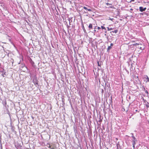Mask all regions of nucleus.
<instances>
[{
    "label": "nucleus",
    "instance_id": "obj_1",
    "mask_svg": "<svg viewBox=\"0 0 149 149\" xmlns=\"http://www.w3.org/2000/svg\"><path fill=\"white\" fill-rule=\"evenodd\" d=\"M132 145L134 149L135 148V145L136 144V142H137V141L136 140V138L134 136H132Z\"/></svg>",
    "mask_w": 149,
    "mask_h": 149
},
{
    "label": "nucleus",
    "instance_id": "obj_2",
    "mask_svg": "<svg viewBox=\"0 0 149 149\" xmlns=\"http://www.w3.org/2000/svg\"><path fill=\"white\" fill-rule=\"evenodd\" d=\"M33 82L35 85H38V80L36 76H34L33 78Z\"/></svg>",
    "mask_w": 149,
    "mask_h": 149
},
{
    "label": "nucleus",
    "instance_id": "obj_3",
    "mask_svg": "<svg viewBox=\"0 0 149 149\" xmlns=\"http://www.w3.org/2000/svg\"><path fill=\"white\" fill-rule=\"evenodd\" d=\"M139 10L141 12L145 11L146 9V8H143V7H139Z\"/></svg>",
    "mask_w": 149,
    "mask_h": 149
},
{
    "label": "nucleus",
    "instance_id": "obj_4",
    "mask_svg": "<svg viewBox=\"0 0 149 149\" xmlns=\"http://www.w3.org/2000/svg\"><path fill=\"white\" fill-rule=\"evenodd\" d=\"M2 104L5 107H6V105L7 104L6 100L5 99L3 100L2 101Z\"/></svg>",
    "mask_w": 149,
    "mask_h": 149
},
{
    "label": "nucleus",
    "instance_id": "obj_5",
    "mask_svg": "<svg viewBox=\"0 0 149 149\" xmlns=\"http://www.w3.org/2000/svg\"><path fill=\"white\" fill-rule=\"evenodd\" d=\"M47 147H48V148H49L50 149H55V148L53 147H52V146L50 145L49 143H47Z\"/></svg>",
    "mask_w": 149,
    "mask_h": 149
},
{
    "label": "nucleus",
    "instance_id": "obj_6",
    "mask_svg": "<svg viewBox=\"0 0 149 149\" xmlns=\"http://www.w3.org/2000/svg\"><path fill=\"white\" fill-rule=\"evenodd\" d=\"M2 72V76L3 77H4L5 76H4V75H6V72L4 70H3L2 71H1Z\"/></svg>",
    "mask_w": 149,
    "mask_h": 149
},
{
    "label": "nucleus",
    "instance_id": "obj_7",
    "mask_svg": "<svg viewBox=\"0 0 149 149\" xmlns=\"http://www.w3.org/2000/svg\"><path fill=\"white\" fill-rule=\"evenodd\" d=\"M86 10H88V11H90V12H91L92 11V10L91 9H88L87 7H85V6H84V7H83Z\"/></svg>",
    "mask_w": 149,
    "mask_h": 149
},
{
    "label": "nucleus",
    "instance_id": "obj_8",
    "mask_svg": "<svg viewBox=\"0 0 149 149\" xmlns=\"http://www.w3.org/2000/svg\"><path fill=\"white\" fill-rule=\"evenodd\" d=\"M81 27H82V29H83L84 32L85 33H86V31L84 28L83 24H82Z\"/></svg>",
    "mask_w": 149,
    "mask_h": 149
},
{
    "label": "nucleus",
    "instance_id": "obj_9",
    "mask_svg": "<svg viewBox=\"0 0 149 149\" xmlns=\"http://www.w3.org/2000/svg\"><path fill=\"white\" fill-rule=\"evenodd\" d=\"M118 31V29H116L114 31H111L110 32L111 33H117V32Z\"/></svg>",
    "mask_w": 149,
    "mask_h": 149
},
{
    "label": "nucleus",
    "instance_id": "obj_10",
    "mask_svg": "<svg viewBox=\"0 0 149 149\" xmlns=\"http://www.w3.org/2000/svg\"><path fill=\"white\" fill-rule=\"evenodd\" d=\"M88 28L89 29H92L93 28V25L91 24H90L88 26Z\"/></svg>",
    "mask_w": 149,
    "mask_h": 149
},
{
    "label": "nucleus",
    "instance_id": "obj_11",
    "mask_svg": "<svg viewBox=\"0 0 149 149\" xmlns=\"http://www.w3.org/2000/svg\"><path fill=\"white\" fill-rule=\"evenodd\" d=\"M112 48V47L111 46H109L108 47L107 49V52H108V53H109V50Z\"/></svg>",
    "mask_w": 149,
    "mask_h": 149
},
{
    "label": "nucleus",
    "instance_id": "obj_12",
    "mask_svg": "<svg viewBox=\"0 0 149 149\" xmlns=\"http://www.w3.org/2000/svg\"><path fill=\"white\" fill-rule=\"evenodd\" d=\"M20 67L21 68H23L25 67V65L24 63H22L21 64Z\"/></svg>",
    "mask_w": 149,
    "mask_h": 149
},
{
    "label": "nucleus",
    "instance_id": "obj_13",
    "mask_svg": "<svg viewBox=\"0 0 149 149\" xmlns=\"http://www.w3.org/2000/svg\"><path fill=\"white\" fill-rule=\"evenodd\" d=\"M102 63L101 61L99 62V61L97 62V64L98 66H101V63Z\"/></svg>",
    "mask_w": 149,
    "mask_h": 149
},
{
    "label": "nucleus",
    "instance_id": "obj_14",
    "mask_svg": "<svg viewBox=\"0 0 149 149\" xmlns=\"http://www.w3.org/2000/svg\"><path fill=\"white\" fill-rule=\"evenodd\" d=\"M107 29L108 31L112 30L114 29V28H109V27H107Z\"/></svg>",
    "mask_w": 149,
    "mask_h": 149
},
{
    "label": "nucleus",
    "instance_id": "obj_15",
    "mask_svg": "<svg viewBox=\"0 0 149 149\" xmlns=\"http://www.w3.org/2000/svg\"><path fill=\"white\" fill-rule=\"evenodd\" d=\"M116 144L118 145V148L119 149H121V146H120L119 144V142H118Z\"/></svg>",
    "mask_w": 149,
    "mask_h": 149
},
{
    "label": "nucleus",
    "instance_id": "obj_16",
    "mask_svg": "<svg viewBox=\"0 0 149 149\" xmlns=\"http://www.w3.org/2000/svg\"><path fill=\"white\" fill-rule=\"evenodd\" d=\"M101 116H100V118H99V120L98 121V122H99L100 123V124H101V122L102 121V120L101 119Z\"/></svg>",
    "mask_w": 149,
    "mask_h": 149
},
{
    "label": "nucleus",
    "instance_id": "obj_17",
    "mask_svg": "<svg viewBox=\"0 0 149 149\" xmlns=\"http://www.w3.org/2000/svg\"><path fill=\"white\" fill-rule=\"evenodd\" d=\"M72 17H71V18H68V20L69 21V25H70L71 24H70V22H71L70 21V20H71V19H72Z\"/></svg>",
    "mask_w": 149,
    "mask_h": 149
},
{
    "label": "nucleus",
    "instance_id": "obj_18",
    "mask_svg": "<svg viewBox=\"0 0 149 149\" xmlns=\"http://www.w3.org/2000/svg\"><path fill=\"white\" fill-rule=\"evenodd\" d=\"M101 27L102 29H104L105 30H106V29L105 27H104V26H101Z\"/></svg>",
    "mask_w": 149,
    "mask_h": 149
},
{
    "label": "nucleus",
    "instance_id": "obj_19",
    "mask_svg": "<svg viewBox=\"0 0 149 149\" xmlns=\"http://www.w3.org/2000/svg\"><path fill=\"white\" fill-rule=\"evenodd\" d=\"M108 19L111 20L113 21V20H114V19L113 18H111L110 17H109Z\"/></svg>",
    "mask_w": 149,
    "mask_h": 149
},
{
    "label": "nucleus",
    "instance_id": "obj_20",
    "mask_svg": "<svg viewBox=\"0 0 149 149\" xmlns=\"http://www.w3.org/2000/svg\"><path fill=\"white\" fill-rule=\"evenodd\" d=\"M133 10V9H132V8H131V9H130V10H129V11L131 12V13H132V11Z\"/></svg>",
    "mask_w": 149,
    "mask_h": 149
},
{
    "label": "nucleus",
    "instance_id": "obj_21",
    "mask_svg": "<svg viewBox=\"0 0 149 149\" xmlns=\"http://www.w3.org/2000/svg\"><path fill=\"white\" fill-rule=\"evenodd\" d=\"M146 77H147V81H149V79L148 77L147 76H146Z\"/></svg>",
    "mask_w": 149,
    "mask_h": 149
},
{
    "label": "nucleus",
    "instance_id": "obj_22",
    "mask_svg": "<svg viewBox=\"0 0 149 149\" xmlns=\"http://www.w3.org/2000/svg\"><path fill=\"white\" fill-rule=\"evenodd\" d=\"M134 1V0H131L130 1H127V2H131V1Z\"/></svg>",
    "mask_w": 149,
    "mask_h": 149
},
{
    "label": "nucleus",
    "instance_id": "obj_23",
    "mask_svg": "<svg viewBox=\"0 0 149 149\" xmlns=\"http://www.w3.org/2000/svg\"><path fill=\"white\" fill-rule=\"evenodd\" d=\"M113 44L112 43H111V44H110V46L111 47V46H113Z\"/></svg>",
    "mask_w": 149,
    "mask_h": 149
},
{
    "label": "nucleus",
    "instance_id": "obj_24",
    "mask_svg": "<svg viewBox=\"0 0 149 149\" xmlns=\"http://www.w3.org/2000/svg\"><path fill=\"white\" fill-rule=\"evenodd\" d=\"M132 135V136H134V134L133 133H131L130 134Z\"/></svg>",
    "mask_w": 149,
    "mask_h": 149
},
{
    "label": "nucleus",
    "instance_id": "obj_25",
    "mask_svg": "<svg viewBox=\"0 0 149 149\" xmlns=\"http://www.w3.org/2000/svg\"><path fill=\"white\" fill-rule=\"evenodd\" d=\"M67 28L68 29H69V28L70 27V26H68V24L67 25Z\"/></svg>",
    "mask_w": 149,
    "mask_h": 149
},
{
    "label": "nucleus",
    "instance_id": "obj_26",
    "mask_svg": "<svg viewBox=\"0 0 149 149\" xmlns=\"http://www.w3.org/2000/svg\"><path fill=\"white\" fill-rule=\"evenodd\" d=\"M118 144H116L117 149H119V148H118Z\"/></svg>",
    "mask_w": 149,
    "mask_h": 149
},
{
    "label": "nucleus",
    "instance_id": "obj_27",
    "mask_svg": "<svg viewBox=\"0 0 149 149\" xmlns=\"http://www.w3.org/2000/svg\"><path fill=\"white\" fill-rule=\"evenodd\" d=\"M146 107L147 108H148V107L149 108V105H148V104H146Z\"/></svg>",
    "mask_w": 149,
    "mask_h": 149
},
{
    "label": "nucleus",
    "instance_id": "obj_28",
    "mask_svg": "<svg viewBox=\"0 0 149 149\" xmlns=\"http://www.w3.org/2000/svg\"><path fill=\"white\" fill-rule=\"evenodd\" d=\"M139 45V44H137V43H136V44H134V45Z\"/></svg>",
    "mask_w": 149,
    "mask_h": 149
},
{
    "label": "nucleus",
    "instance_id": "obj_29",
    "mask_svg": "<svg viewBox=\"0 0 149 149\" xmlns=\"http://www.w3.org/2000/svg\"><path fill=\"white\" fill-rule=\"evenodd\" d=\"M96 30H94L93 31V33H95V32H96Z\"/></svg>",
    "mask_w": 149,
    "mask_h": 149
},
{
    "label": "nucleus",
    "instance_id": "obj_30",
    "mask_svg": "<svg viewBox=\"0 0 149 149\" xmlns=\"http://www.w3.org/2000/svg\"><path fill=\"white\" fill-rule=\"evenodd\" d=\"M97 29H98L99 30V29H101V28L100 27H98Z\"/></svg>",
    "mask_w": 149,
    "mask_h": 149
},
{
    "label": "nucleus",
    "instance_id": "obj_31",
    "mask_svg": "<svg viewBox=\"0 0 149 149\" xmlns=\"http://www.w3.org/2000/svg\"><path fill=\"white\" fill-rule=\"evenodd\" d=\"M145 92H146V93H147V94H148V91L147 90H146V91H145Z\"/></svg>",
    "mask_w": 149,
    "mask_h": 149
},
{
    "label": "nucleus",
    "instance_id": "obj_32",
    "mask_svg": "<svg viewBox=\"0 0 149 149\" xmlns=\"http://www.w3.org/2000/svg\"><path fill=\"white\" fill-rule=\"evenodd\" d=\"M130 17H131V18H132V17H133V16L132 15H131V16H130Z\"/></svg>",
    "mask_w": 149,
    "mask_h": 149
},
{
    "label": "nucleus",
    "instance_id": "obj_33",
    "mask_svg": "<svg viewBox=\"0 0 149 149\" xmlns=\"http://www.w3.org/2000/svg\"><path fill=\"white\" fill-rule=\"evenodd\" d=\"M72 27L74 28V26L72 25Z\"/></svg>",
    "mask_w": 149,
    "mask_h": 149
},
{
    "label": "nucleus",
    "instance_id": "obj_34",
    "mask_svg": "<svg viewBox=\"0 0 149 149\" xmlns=\"http://www.w3.org/2000/svg\"><path fill=\"white\" fill-rule=\"evenodd\" d=\"M106 4L107 5H108L109 4L107 3H106Z\"/></svg>",
    "mask_w": 149,
    "mask_h": 149
},
{
    "label": "nucleus",
    "instance_id": "obj_35",
    "mask_svg": "<svg viewBox=\"0 0 149 149\" xmlns=\"http://www.w3.org/2000/svg\"><path fill=\"white\" fill-rule=\"evenodd\" d=\"M13 62H14V60H13V61L12 62V64H13Z\"/></svg>",
    "mask_w": 149,
    "mask_h": 149
},
{
    "label": "nucleus",
    "instance_id": "obj_36",
    "mask_svg": "<svg viewBox=\"0 0 149 149\" xmlns=\"http://www.w3.org/2000/svg\"><path fill=\"white\" fill-rule=\"evenodd\" d=\"M140 48V49H141V50H142V48H141V47H140V48Z\"/></svg>",
    "mask_w": 149,
    "mask_h": 149
},
{
    "label": "nucleus",
    "instance_id": "obj_37",
    "mask_svg": "<svg viewBox=\"0 0 149 149\" xmlns=\"http://www.w3.org/2000/svg\"><path fill=\"white\" fill-rule=\"evenodd\" d=\"M123 111H125V109H123Z\"/></svg>",
    "mask_w": 149,
    "mask_h": 149
},
{
    "label": "nucleus",
    "instance_id": "obj_38",
    "mask_svg": "<svg viewBox=\"0 0 149 149\" xmlns=\"http://www.w3.org/2000/svg\"><path fill=\"white\" fill-rule=\"evenodd\" d=\"M70 21L71 22H72V19H71V20H70Z\"/></svg>",
    "mask_w": 149,
    "mask_h": 149
},
{
    "label": "nucleus",
    "instance_id": "obj_39",
    "mask_svg": "<svg viewBox=\"0 0 149 149\" xmlns=\"http://www.w3.org/2000/svg\"><path fill=\"white\" fill-rule=\"evenodd\" d=\"M21 62V61H20V62L18 63L19 64H20V62Z\"/></svg>",
    "mask_w": 149,
    "mask_h": 149
},
{
    "label": "nucleus",
    "instance_id": "obj_40",
    "mask_svg": "<svg viewBox=\"0 0 149 149\" xmlns=\"http://www.w3.org/2000/svg\"><path fill=\"white\" fill-rule=\"evenodd\" d=\"M136 111H137V110H136Z\"/></svg>",
    "mask_w": 149,
    "mask_h": 149
},
{
    "label": "nucleus",
    "instance_id": "obj_41",
    "mask_svg": "<svg viewBox=\"0 0 149 149\" xmlns=\"http://www.w3.org/2000/svg\"><path fill=\"white\" fill-rule=\"evenodd\" d=\"M105 33H107V31H105Z\"/></svg>",
    "mask_w": 149,
    "mask_h": 149
},
{
    "label": "nucleus",
    "instance_id": "obj_42",
    "mask_svg": "<svg viewBox=\"0 0 149 149\" xmlns=\"http://www.w3.org/2000/svg\"><path fill=\"white\" fill-rule=\"evenodd\" d=\"M112 35H113L112 34V33H111Z\"/></svg>",
    "mask_w": 149,
    "mask_h": 149
},
{
    "label": "nucleus",
    "instance_id": "obj_43",
    "mask_svg": "<svg viewBox=\"0 0 149 149\" xmlns=\"http://www.w3.org/2000/svg\"><path fill=\"white\" fill-rule=\"evenodd\" d=\"M105 36H106V34H105V35H104Z\"/></svg>",
    "mask_w": 149,
    "mask_h": 149
},
{
    "label": "nucleus",
    "instance_id": "obj_44",
    "mask_svg": "<svg viewBox=\"0 0 149 149\" xmlns=\"http://www.w3.org/2000/svg\"><path fill=\"white\" fill-rule=\"evenodd\" d=\"M17 149H18L17 148Z\"/></svg>",
    "mask_w": 149,
    "mask_h": 149
},
{
    "label": "nucleus",
    "instance_id": "obj_45",
    "mask_svg": "<svg viewBox=\"0 0 149 149\" xmlns=\"http://www.w3.org/2000/svg\"><path fill=\"white\" fill-rule=\"evenodd\" d=\"M0 47H1V46H0Z\"/></svg>",
    "mask_w": 149,
    "mask_h": 149
},
{
    "label": "nucleus",
    "instance_id": "obj_46",
    "mask_svg": "<svg viewBox=\"0 0 149 149\" xmlns=\"http://www.w3.org/2000/svg\"><path fill=\"white\" fill-rule=\"evenodd\" d=\"M1 149H2V148H1Z\"/></svg>",
    "mask_w": 149,
    "mask_h": 149
}]
</instances>
